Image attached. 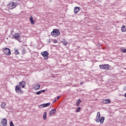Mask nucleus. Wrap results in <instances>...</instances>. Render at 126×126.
<instances>
[{
  "mask_svg": "<svg viewBox=\"0 0 126 126\" xmlns=\"http://www.w3.org/2000/svg\"><path fill=\"white\" fill-rule=\"evenodd\" d=\"M51 34L53 37H58L61 35V32H60V30L58 29H55L51 32Z\"/></svg>",
  "mask_w": 126,
  "mask_h": 126,
  "instance_id": "f257e3e1",
  "label": "nucleus"
},
{
  "mask_svg": "<svg viewBox=\"0 0 126 126\" xmlns=\"http://www.w3.org/2000/svg\"><path fill=\"white\" fill-rule=\"evenodd\" d=\"M99 67L101 69H104L105 70H110V68H111V67H112L108 64H105L99 65Z\"/></svg>",
  "mask_w": 126,
  "mask_h": 126,
  "instance_id": "f03ea898",
  "label": "nucleus"
},
{
  "mask_svg": "<svg viewBox=\"0 0 126 126\" xmlns=\"http://www.w3.org/2000/svg\"><path fill=\"white\" fill-rule=\"evenodd\" d=\"M15 90L16 93H17V94H23V93H24V92L22 91V89H21V87H19L18 85H17L15 86Z\"/></svg>",
  "mask_w": 126,
  "mask_h": 126,
  "instance_id": "7ed1b4c3",
  "label": "nucleus"
},
{
  "mask_svg": "<svg viewBox=\"0 0 126 126\" xmlns=\"http://www.w3.org/2000/svg\"><path fill=\"white\" fill-rule=\"evenodd\" d=\"M3 52L5 55L6 56H10L11 55V52L10 51V49L8 48H3Z\"/></svg>",
  "mask_w": 126,
  "mask_h": 126,
  "instance_id": "20e7f679",
  "label": "nucleus"
},
{
  "mask_svg": "<svg viewBox=\"0 0 126 126\" xmlns=\"http://www.w3.org/2000/svg\"><path fill=\"white\" fill-rule=\"evenodd\" d=\"M12 38L15 39L16 40H18L20 43H21V41L19 40V39H20V34L18 33H15V34L12 35Z\"/></svg>",
  "mask_w": 126,
  "mask_h": 126,
  "instance_id": "39448f33",
  "label": "nucleus"
},
{
  "mask_svg": "<svg viewBox=\"0 0 126 126\" xmlns=\"http://www.w3.org/2000/svg\"><path fill=\"white\" fill-rule=\"evenodd\" d=\"M16 6H17V4H16L15 2H11L9 3L8 7L9 9H13V8H15Z\"/></svg>",
  "mask_w": 126,
  "mask_h": 126,
  "instance_id": "423d86ee",
  "label": "nucleus"
},
{
  "mask_svg": "<svg viewBox=\"0 0 126 126\" xmlns=\"http://www.w3.org/2000/svg\"><path fill=\"white\" fill-rule=\"evenodd\" d=\"M41 55L43 56L45 60H48V57H49V53L48 51H43L41 53Z\"/></svg>",
  "mask_w": 126,
  "mask_h": 126,
  "instance_id": "0eeeda50",
  "label": "nucleus"
},
{
  "mask_svg": "<svg viewBox=\"0 0 126 126\" xmlns=\"http://www.w3.org/2000/svg\"><path fill=\"white\" fill-rule=\"evenodd\" d=\"M18 86L21 88H25L26 87V82L25 81H22L19 83Z\"/></svg>",
  "mask_w": 126,
  "mask_h": 126,
  "instance_id": "6e6552de",
  "label": "nucleus"
},
{
  "mask_svg": "<svg viewBox=\"0 0 126 126\" xmlns=\"http://www.w3.org/2000/svg\"><path fill=\"white\" fill-rule=\"evenodd\" d=\"M104 121H105V117H102L99 119L95 120V122L96 123H100V125H102V124H103Z\"/></svg>",
  "mask_w": 126,
  "mask_h": 126,
  "instance_id": "1a4fd4ad",
  "label": "nucleus"
},
{
  "mask_svg": "<svg viewBox=\"0 0 126 126\" xmlns=\"http://www.w3.org/2000/svg\"><path fill=\"white\" fill-rule=\"evenodd\" d=\"M1 125L2 126H7V121L6 120V119L4 118L2 120V121L1 122Z\"/></svg>",
  "mask_w": 126,
  "mask_h": 126,
  "instance_id": "9d476101",
  "label": "nucleus"
},
{
  "mask_svg": "<svg viewBox=\"0 0 126 126\" xmlns=\"http://www.w3.org/2000/svg\"><path fill=\"white\" fill-rule=\"evenodd\" d=\"M56 112H57V110H56V109L51 110L49 113L50 117H52V116H53V115H55L56 114Z\"/></svg>",
  "mask_w": 126,
  "mask_h": 126,
  "instance_id": "9b49d317",
  "label": "nucleus"
},
{
  "mask_svg": "<svg viewBox=\"0 0 126 126\" xmlns=\"http://www.w3.org/2000/svg\"><path fill=\"white\" fill-rule=\"evenodd\" d=\"M74 9L75 14H77V13H78L80 10V7L76 6L74 7Z\"/></svg>",
  "mask_w": 126,
  "mask_h": 126,
  "instance_id": "f8f14e48",
  "label": "nucleus"
},
{
  "mask_svg": "<svg viewBox=\"0 0 126 126\" xmlns=\"http://www.w3.org/2000/svg\"><path fill=\"white\" fill-rule=\"evenodd\" d=\"M6 106V103H5V102L3 101L1 102V104H0V107L2 109H5V106Z\"/></svg>",
  "mask_w": 126,
  "mask_h": 126,
  "instance_id": "ddd939ff",
  "label": "nucleus"
},
{
  "mask_svg": "<svg viewBox=\"0 0 126 126\" xmlns=\"http://www.w3.org/2000/svg\"><path fill=\"white\" fill-rule=\"evenodd\" d=\"M103 104H110L111 103V100L109 99H106L102 101Z\"/></svg>",
  "mask_w": 126,
  "mask_h": 126,
  "instance_id": "4468645a",
  "label": "nucleus"
},
{
  "mask_svg": "<svg viewBox=\"0 0 126 126\" xmlns=\"http://www.w3.org/2000/svg\"><path fill=\"white\" fill-rule=\"evenodd\" d=\"M30 20L31 24H32V25H35V21H34V20H33V17L31 16Z\"/></svg>",
  "mask_w": 126,
  "mask_h": 126,
  "instance_id": "2eb2a0df",
  "label": "nucleus"
},
{
  "mask_svg": "<svg viewBox=\"0 0 126 126\" xmlns=\"http://www.w3.org/2000/svg\"><path fill=\"white\" fill-rule=\"evenodd\" d=\"M61 43L62 44H63V46H66L67 44H68V43L66 42V40H65V39H64L63 41H62Z\"/></svg>",
  "mask_w": 126,
  "mask_h": 126,
  "instance_id": "dca6fc26",
  "label": "nucleus"
},
{
  "mask_svg": "<svg viewBox=\"0 0 126 126\" xmlns=\"http://www.w3.org/2000/svg\"><path fill=\"white\" fill-rule=\"evenodd\" d=\"M40 85L37 84L36 86H35L33 88L35 89V90H39V89H40Z\"/></svg>",
  "mask_w": 126,
  "mask_h": 126,
  "instance_id": "f3484780",
  "label": "nucleus"
},
{
  "mask_svg": "<svg viewBox=\"0 0 126 126\" xmlns=\"http://www.w3.org/2000/svg\"><path fill=\"white\" fill-rule=\"evenodd\" d=\"M100 118H101V115H100V113L98 112L97 113V115H96L95 120H99Z\"/></svg>",
  "mask_w": 126,
  "mask_h": 126,
  "instance_id": "a211bd4d",
  "label": "nucleus"
},
{
  "mask_svg": "<svg viewBox=\"0 0 126 126\" xmlns=\"http://www.w3.org/2000/svg\"><path fill=\"white\" fill-rule=\"evenodd\" d=\"M121 30H122V32H126V26H125V25L122 26V27L121 28Z\"/></svg>",
  "mask_w": 126,
  "mask_h": 126,
  "instance_id": "6ab92c4d",
  "label": "nucleus"
},
{
  "mask_svg": "<svg viewBox=\"0 0 126 126\" xmlns=\"http://www.w3.org/2000/svg\"><path fill=\"white\" fill-rule=\"evenodd\" d=\"M43 119L44 121L47 120V112H45L43 114Z\"/></svg>",
  "mask_w": 126,
  "mask_h": 126,
  "instance_id": "aec40b11",
  "label": "nucleus"
},
{
  "mask_svg": "<svg viewBox=\"0 0 126 126\" xmlns=\"http://www.w3.org/2000/svg\"><path fill=\"white\" fill-rule=\"evenodd\" d=\"M50 105H51V103L48 102L47 103H43V107H44V108H46L47 107H49V106H50Z\"/></svg>",
  "mask_w": 126,
  "mask_h": 126,
  "instance_id": "412c9836",
  "label": "nucleus"
},
{
  "mask_svg": "<svg viewBox=\"0 0 126 126\" xmlns=\"http://www.w3.org/2000/svg\"><path fill=\"white\" fill-rule=\"evenodd\" d=\"M81 102V100H80V99H78L76 103V106H77V107H78V106H79L80 103Z\"/></svg>",
  "mask_w": 126,
  "mask_h": 126,
  "instance_id": "4be33fe9",
  "label": "nucleus"
},
{
  "mask_svg": "<svg viewBox=\"0 0 126 126\" xmlns=\"http://www.w3.org/2000/svg\"><path fill=\"white\" fill-rule=\"evenodd\" d=\"M80 110H81V107H79L78 108H77L76 110V113H79V112H80Z\"/></svg>",
  "mask_w": 126,
  "mask_h": 126,
  "instance_id": "5701e85b",
  "label": "nucleus"
},
{
  "mask_svg": "<svg viewBox=\"0 0 126 126\" xmlns=\"http://www.w3.org/2000/svg\"><path fill=\"white\" fill-rule=\"evenodd\" d=\"M15 54L16 55H19V51H18L17 49H16V50L15 49Z\"/></svg>",
  "mask_w": 126,
  "mask_h": 126,
  "instance_id": "b1692460",
  "label": "nucleus"
},
{
  "mask_svg": "<svg viewBox=\"0 0 126 126\" xmlns=\"http://www.w3.org/2000/svg\"><path fill=\"white\" fill-rule=\"evenodd\" d=\"M38 108H39L40 109H42V108H44L43 103L39 105Z\"/></svg>",
  "mask_w": 126,
  "mask_h": 126,
  "instance_id": "393cba45",
  "label": "nucleus"
},
{
  "mask_svg": "<svg viewBox=\"0 0 126 126\" xmlns=\"http://www.w3.org/2000/svg\"><path fill=\"white\" fill-rule=\"evenodd\" d=\"M26 54V50L25 49H23L22 51V55H25Z\"/></svg>",
  "mask_w": 126,
  "mask_h": 126,
  "instance_id": "a878e982",
  "label": "nucleus"
},
{
  "mask_svg": "<svg viewBox=\"0 0 126 126\" xmlns=\"http://www.w3.org/2000/svg\"><path fill=\"white\" fill-rule=\"evenodd\" d=\"M121 51L122 53H126V49H122Z\"/></svg>",
  "mask_w": 126,
  "mask_h": 126,
  "instance_id": "bb28decb",
  "label": "nucleus"
},
{
  "mask_svg": "<svg viewBox=\"0 0 126 126\" xmlns=\"http://www.w3.org/2000/svg\"><path fill=\"white\" fill-rule=\"evenodd\" d=\"M40 91V93L42 94V93H45V92H46V90H42Z\"/></svg>",
  "mask_w": 126,
  "mask_h": 126,
  "instance_id": "cd10ccee",
  "label": "nucleus"
},
{
  "mask_svg": "<svg viewBox=\"0 0 126 126\" xmlns=\"http://www.w3.org/2000/svg\"><path fill=\"white\" fill-rule=\"evenodd\" d=\"M10 126H14V124H13V122H12V121L10 122Z\"/></svg>",
  "mask_w": 126,
  "mask_h": 126,
  "instance_id": "c85d7f7f",
  "label": "nucleus"
},
{
  "mask_svg": "<svg viewBox=\"0 0 126 126\" xmlns=\"http://www.w3.org/2000/svg\"><path fill=\"white\" fill-rule=\"evenodd\" d=\"M36 94L37 95H40V94H41L40 91L37 92L36 93Z\"/></svg>",
  "mask_w": 126,
  "mask_h": 126,
  "instance_id": "c756f323",
  "label": "nucleus"
},
{
  "mask_svg": "<svg viewBox=\"0 0 126 126\" xmlns=\"http://www.w3.org/2000/svg\"><path fill=\"white\" fill-rule=\"evenodd\" d=\"M53 42L55 43V44H57V43H58V40L56 39H54L53 40Z\"/></svg>",
  "mask_w": 126,
  "mask_h": 126,
  "instance_id": "7c9ffc66",
  "label": "nucleus"
},
{
  "mask_svg": "<svg viewBox=\"0 0 126 126\" xmlns=\"http://www.w3.org/2000/svg\"><path fill=\"white\" fill-rule=\"evenodd\" d=\"M84 83V82H80V85H82V84H83Z\"/></svg>",
  "mask_w": 126,
  "mask_h": 126,
  "instance_id": "2f4dec72",
  "label": "nucleus"
},
{
  "mask_svg": "<svg viewBox=\"0 0 126 126\" xmlns=\"http://www.w3.org/2000/svg\"><path fill=\"white\" fill-rule=\"evenodd\" d=\"M56 102H57V99H55L53 101V103H56Z\"/></svg>",
  "mask_w": 126,
  "mask_h": 126,
  "instance_id": "473e14b6",
  "label": "nucleus"
},
{
  "mask_svg": "<svg viewBox=\"0 0 126 126\" xmlns=\"http://www.w3.org/2000/svg\"><path fill=\"white\" fill-rule=\"evenodd\" d=\"M60 98H61V96H58L57 97V98L58 99H60Z\"/></svg>",
  "mask_w": 126,
  "mask_h": 126,
  "instance_id": "72a5a7b5",
  "label": "nucleus"
},
{
  "mask_svg": "<svg viewBox=\"0 0 126 126\" xmlns=\"http://www.w3.org/2000/svg\"><path fill=\"white\" fill-rule=\"evenodd\" d=\"M48 43H51V39H49Z\"/></svg>",
  "mask_w": 126,
  "mask_h": 126,
  "instance_id": "f704fd0d",
  "label": "nucleus"
},
{
  "mask_svg": "<svg viewBox=\"0 0 126 126\" xmlns=\"http://www.w3.org/2000/svg\"><path fill=\"white\" fill-rule=\"evenodd\" d=\"M124 96L126 98V93L125 94Z\"/></svg>",
  "mask_w": 126,
  "mask_h": 126,
  "instance_id": "c9c22d12",
  "label": "nucleus"
},
{
  "mask_svg": "<svg viewBox=\"0 0 126 126\" xmlns=\"http://www.w3.org/2000/svg\"><path fill=\"white\" fill-rule=\"evenodd\" d=\"M50 2H52V0H50Z\"/></svg>",
  "mask_w": 126,
  "mask_h": 126,
  "instance_id": "e433bc0d",
  "label": "nucleus"
},
{
  "mask_svg": "<svg viewBox=\"0 0 126 126\" xmlns=\"http://www.w3.org/2000/svg\"><path fill=\"white\" fill-rule=\"evenodd\" d=\"M54 47H56V45H54Z\"/></svg>",
  "mask_w": 126,
  "mask_h": 126,
  "instance_id": "4c0bfd02",
  "label": "nucleus"
}]
</instances>
